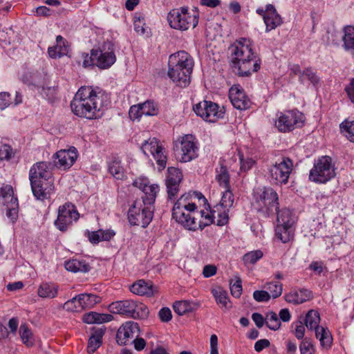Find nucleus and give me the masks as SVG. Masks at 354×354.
<instances>
[{"label": "nucleus", "mask_w": 354, "mask_h": 354, "mask_svg": "<svg viewBox=\"0 0 354 354\" xmlns=\"http://www.w3.org/2000/svg\"><path fill=\"white\" fill-rule=\"evenodd\" d=\"M104 106V95L91 86L80 87L71 103L75 115L88 120L99 117Z\"/></svg>", "instance_id": "nucleus-1"}, {"label": "nucleus", "mask_w": 354, "mask_h": 354, "mask_svg": "<svg viewBox=\"0 0 354 354\" xmlns=\"http://www.w3.org/2000/svg\"><path fill=\"white\" fill-rule=\"evenodd\" d=\"M232 62L239 76H249L261 66V60L255 55L253 43L248 38L236 40L230 47Z\"/></svg>", "instance_id": "nucleus-2"}, {"label": "nucleus", "mask_w": 354, "mask_h": 354, "mask_svg": "<svg viewBox=\"0 0 354 354\" xmlns=\"http://www.w3.org/2000/svg\"><path fill=\"white\" fill-rule=\"evenodd\" d=\"M168 65V77L177 86H187L194 66L193 57L186 51L180 50L169 56Z\"/></svg>", "instance_id": "nucleus-3"}, {"label": "nucleus", "mask_w": 354, "mask_h": 354, "mask_svg": "<svg viewBox=\"0 0 354 354\" xmlns=\"http://www.w3.org/2000/svg\"><path fill=\"white\" fill-rule=\"evenodd\" d=\"M205 200L201 193L194 192L183 194L175 203L172 209V217L176 222L189 230H196L198 225V212L193 202L192 196Z\"/></svg>", "instance_id": "nucleus-4"}, {"label": "nucleus", "mask_w": 354, "mask_h": 354, "mask_svg": "<svg viewBox=\"0 0 354 354\" xmlns=\"http://www.w3.org/2000/svg\"><path fill=\"white\" fill-rule=\"evenodd\" d=\"M199 15V11L196 8L189 9L187 7H180L171 10L167 19L171 28L185 31L197 26Z\"/></svg>", "instance_id": "nucleus-5"}, {"label": "nucleus", "mask_w": 354, "mask_h": 354, "mask_svg": "<svg viewBox=\"0 0 354 354\" xmlns=\"http://www.w3.org/2000/svg\"><path fill=\"white\" fill-rule=\"evenodd\" d=\"M252 205L257 212L270 216L279 209V196L270 187H259L254 190Z\"/></svg>", "instance_id": "nucleus-6"}, {"label": "nucleus", "mask_w": 354, "mask_h": 354, "mask_svg": "<svg viewBox=\"0 0 354 354\" xmlns=\"http://www.w3.org/2000/svg\"><path fill=\"white\" fill-rule=\"evenodd\" d=\"M305 121L304 114L297 109L286 110L277 113L274 127L279 132L289 133L302 127Z\"/></svg>", "instance_id": "nucleus-7"}, {"label": "nucleus", "mask_w": 354, "mask_h": 354, "mask_svg": "<svg viewBox=\"0 0 354 354\" xmlns=\"http://www.w3.org/2000/svg\"><path fill=\"white\" fill-rule=\"evenodd\" d=\"M335 163L330 156H322L315 160L310 170L309 179L312 182L324 184L335 178L336 175Z\"/></svg>", "instance_id": "nucleus-8"}, {"label": "nucleus", "mask_w": 354, "mask_h": 354, "mask_svg": "<svg viewBox=\"0 0 354 354\" xmlns=\"http://www.w3.org/2000/svg\"><path fill=\"white\" fill-rule=\"evenodd\" d=\"M127 216L131 225L146 227L152 221L153 209L141 201H136L129 207Z\"/></svg>", "instance_id": "nucleus-9"}, {"label": "nucleus", "mask_w": 354, "mask_h": 354, "mask_svg": "<svg viewBox=\"0 0 354 354\" xmlns=\"http://www.w3.org/2000/svg\"><path fill=\"white\" fill-rule=\"evenodd\" d=\"M140 149L147 157L151 156L156 160L159 171H162L167 162V151L162 142L156 138H149L145 140Z\"/></svg>", "instance_id": "nucleus-10"}, {"label": "nucleus", "mask_w": 354, "mask_h": 354, "mask_svg": "<svg viewBox=\"0 0 354 354\" xmlns=\"http://www.w3.org/2000/svg\"><path fill=\"white\" fill-rule=\"evenodd\" d=\"M198 143L192 134H187L178 139L176 144L177 158L180 162H190L198 156Z\"/></svg>", "instance_id": "nucleus-11"}, {"label": "nucleus", "mask_w": 354, "mask_h": 354, "mask_svg": "<svg viewBox=\"0 0 354 354\" xmlns=\"http://www.w3.org/2000/svg\"><path fill=\"white\" fill-rule=\"evenodd\" d=\"M195 113L208 122H216L224 118L225 109L212 101L203 100L193 106Z\"/></svg>", "instance_id": "nucleus-12"}, {"label": "nucleus", "mask_w": 354, "mask_h": 354, "mask_svg": "<svg viewBox=\"0 0 354 354\" xmlns=\"http://www.w3.org/2000/svg\"><path fill=\"white\" fill-rule=\"evenodd\" d=\"M293 169V162L288 157L278 159L269 169L272 180L276 185H286Z\"/></svg>", "instance_id": "nucleus-13"}, {"label": "nucleus", "mask_w": 354, "mask_h": 354, "mask_svg": "<svg viewBox=\"0 0 354 354\" xmlns=\"http://www.w3.org/2000/svg\"><path fill=\"white\" fill-rule=\"evenodd\" d=\"M80 218L76 207L71 203L60 205L57 210V217L54 222L55 226L60 231L65 232Z\"/></svg>", "instance_id": "nucleus-14"}, {"label": "nucleus", "mask_w": 354, "mask_h": 354, "mask_svg": "<svg viewBox=\"0 0 354 354\" xmlns=\"http://www.w3.org/2000/svg\"><path fill=\"white\" fill-rule=\"evenodd\" d=\"M95 66L101 69L110 68L116 61L114 46L111 42H105L102 47L93 49Z\"/></svg>", "instance_id": "nucleus-15"}, {"label": "nucleus", "mask_w": 354, "mask_h": 354, "mask_svg": "<svg viewBox=\"0 0 354 354\" xmlns=\"http://www.w3.org/2000/svg\"><path fill=\"white\" fill-rule=\"evenodd\" d=\"M133 185L143 192L144 195L142 197V200L141 202L153 207V204L160 190L158 185L156 183L151 184L147 177L140 176L134 180Z\"/></svg>", "instance_id": "nucleus-16"}, {"label": "nucleus", "mask_w": 354, "mask_h": 354, "mask_svg": "<svg viewBox=\"0 0 354 354\" xmlns=\"http://www.w3.org/2000/svg\"><path fill=\"white\" fill-rule=\"evenodd\" d=\"M52 169V164L48 162H39L34 164L29 171L30 182L54 181Z\"/></svg>", "instance_id": "nucleus-17"}, {"label": "nucleus", "mask_w": 354, "mask_h": 354, "mask_svg": "<svg viewBox=\"0 0 354 354\" xmlns=\"http://www.w3.org/2000/svg\"><path fill=\"white\" fill-rule=\"evenodd\" d=\"M158 104L153 101L147 100L143 103L131 106L129 115L132 120H140L143 115L154 116L158 113Z\"/></svg>", "instance_id": "nucleus-18"}, {"label": "nucleus", "mask_w": 354, "mask_h": 354, "mask_svg": "<svg viewBox=\"0 0 354 354\" xmlns=\"http://www.w3.org/2000/svg\"><path fill=\"white\" fill-rule=\"evenodd\" d=\"M140 335V327L138 323L129 321L124 323L118 329L116 340L120 345H126Z\"/></svg>", "instance_id": "nucleus-19"}, {"label": "nucleus", "mask_w": 354, "mask_h": 354, "mask_svg": "<svg viewBox=\"0 0 354 354\" xmlns=\"http://www.w3.org/2000/svg\"><path fill=\"white\" fill-rule=\"evenodd\" d=\"M77 157L78 151L74 147H71L68 149H61L54 155L57 160L55 165L64 170L68 169L73 165Z\"/></svg>", "instance_id": "nucleus-20"}, {"label": "nucleus", "mask_w": 354, "mask_h": 354, "mask_svg": "<svg viewBox=\"0 0 354 354\" xmlns=\"http://www.w3.org/2000/svg\"><path fill=\"white\" fill-rule=\"evenodd\" d=\"M182 178L183 174L179 169L174 167H168L167 176L166 178V186L169 198L176 196L177 194L179 183L182 180Z\"/></svg>", "instance_id": "nucleus-21"}, {"label": "nucleus", "mask_w": 354, "mask_h": 354, "mask_svg": "<svg viewBox=\"0 0 354 354\" xmlns=\"http://www.w3.org/2000/svg\"><path fill=\"white\" fill-rule=\"evenodd\" d=\"M229 98L234 108L245 110L250 107V101L239 85H234L230 88Z\"/></svg>", "instance_id": "nucleus-22"}, {"label": "nucleus", "mask_w": 354, "mask_h": 354, "mask_svg": "<svg viewBox=\"0 0 354 354\" xmlns=\"http://www.w3.org/2000/svg\"><path fill=\"white\" fill-rule=\"evenodd\" d=\"M31 189L35 198L39 201H44L50 196L54 192V181L46 182L35 180L30 183Z\"/></svg>", "instance_id": "nucleus-23"}, {"label": "nucleus", "mask_w": 354, "mask_h": 354, "mask_svg": "<svg viewBox=\"0 0 354 354\" xmlns=\"http://www.w3.org/2000/svg\"><path fill=\"white\" fill-rule=\"evenodd\" d=\"M59 286L52 281L41 282L37 287V295L43 299H53L58 296Z\"/></svg>", "instance_id": "nucleus-24"}, {"label": "nucleus", "mask_w": 354, "mask_h": 354, "mask_svg": "<svg viewBox=\"0 0 354 354\" xmlns=\"http://www.w3.org/2000/svg\"><path fill=\"white\" fill-rule=\"evenodd\" d=\"M263 21L266 24V32L275 29L283 23L281 17L272 4L267 5V14L264 16Z\"/></svg>", "instance_id": "nucleus-25"}, {"label": "nucleus", "mask_w": 354, "mask_h": 354, "mask_svg": "<svg viewBox=\"0 0 354 354\" xmlns=\"http://www.w3.org/2000/svg\"><path fill=\"white\" fill-rule=\"evenodd\" d=\"M310 297V292L306 289H293L285 295L286 301L293 304H302Z\"/></svg>", "instance_id": "nucleus-26"}, {"label": "nucleus", "mask_w": 354, "mask_h": 354, "mask_svg": "<svg viewBox=\"0 0 354 354\" xmlns=\"http://www.w3.org/2000/svg\"><path fill=\"white\" fill-rule=\"evenodd\" d=\"M65 268L71 272H88L91 266L84 259L73 258L66 261L64 263Z\"/></svg>", "instance_id": "nucleus-27"}, {"label": "nucleus", "mask_w": 354, "mask_h": 354, "mask_svg": "<svg viewBox=\"0 0 354 354\" xmlns=\"http://www.w3.org/2000/svg\"><path fill=\"white\" fill-rule=\"evenodd\" d=\"M68 52V46L66 44V40L61 35L57 36L56 44L53 46H50L48 48V55L53 59L66 55Z\"/></svg>", "instance_id": "nucleus-28"}, {"label": "nucleus", "mask_w": 354, "mask_h": 354, "mask_svg": "<svg viewBox=\"0 0 354 354\" xmlns=\"http://www.w3.org/2000/svg\"><path fill=\"white\" fill-rule=\"evenodd\" d=\"M133 307H134L133 300H123L113 302L110 305L111 310L113 313L124 315L132 317Z\"/></svg>", "instance_id": "nucleus-29"}, {"label": "nucleus", "mask_w": 354, "mask_h": 354, "mask_svg": "<svg viewBox=\"0 0 354 354\" xmlns=\"http://www.w3.org/2000/svg\"><path fill=\"white\" fill-rule=\"evenodd\" d=\"M113 318V317L111 314L91 311L82 316V321L87 324H101L111 322Z\"/></svg>", "instance_id": "nucleus-30"}, {"label": "nucleus", "mask_w": 354, "mask_h": 354, "mask_svg": "<svg viewBox=\"0 0 354 354\" xmlns=\"http://www.w3.org/2000/svg\"><path fill=\"white\" fill-rule=\"evenodd\" d=\"M132 293L141 296H152L153 295V286L151 281L140 279L133 283L130 287Z\"/></svg>", "instance_id": "nucleus-31"}, {"label": "nucleus", "mask_w": 354, "mask_h": 354, "mask_svg": "<svg viewBox=\"0 0 354 354\" xmlns=\"http://www.w3.org/2000/svg\"><path fill=\"white\" fill-rule=\"evenodd\" d=\"M86 234L89 241L93 244H97L101 241H109L115 234V232L111 230H99L93 232L87 231Z\"/></svg>", "instance_id": "nucleus-32"}, {"label": "nucleus", "mask_w": 354, "mask_h": 354, "mask_svg": "<svg viewBox=\"0 0 354 354\" xmlns=\"http://www.w3.org/2000/svg\"><path fill=\"white\" fill-rule=\"evenodd\" d=\"M200 304L193 301L182 300L175 301L173 304V309L178 315H183L187 313L196 310Z\"/></svg>", "instance_id": "nucleus-33"}, {"label": "nucleus", "mask_w": 354, "mask_h": 354, "mask_svg": "<svg viewBox=\"0 0 354 354\" xmlns=\"http://www.w3.org/2000/svg\"><path fill=\"white\" fill-rule=\"evenodd\" d=\"M275 236L283 243H287L294 239V225H277L275 229Z\"/></svg>", "instance_id": "nucleus-34"}, {"label": "nucleus", "mask_w": 354, "mask_h": 354, "mask_svg": "<svg viewBox=\"0 0 354 354\" xmlns=\"http://www.w3.org/2000/svg\"><path fill=\"white\" fill-rule=\"evenodd\" d=\"M315 337L319 339L321 346L324 349H328L333 344V337L326 327L321 326L315 330Z\"/></svg>", "instance_id": "nucleus-35"}, {"label": "nucleus", "mask_w": 354, "mask_h": 354, "mask_svg": "<svg viewBox=\"0 0 354 354\" xmlns=\"http://www.w3.org/2000/svg\"><path fill=\"white\" fill-rule=\"evenodd\" d=\"M0 202L5 206L18 203L11 185H5L0 188Z\"/></svg>", "instance_id": "nucleus-36"}, {"label": "nucleus", "mask_w": 354, "mask_h": 354, "mask_svg": "<svg viewBox=\"0 0 354 354\" xmlns=\"http://www.w3.org/2000/svg\"><path fill=\"white\" fill-rule=\"evenodd\" d=\"M213 214L215 218V223L217 225L223 226L225 225L229 219L230 208H225L221 204L218 203L213 207Z\"/></svg>", "instance_id": "nucleus-37"}, {"label": "nucleus", "mask_w": 354, "mask_h": 354, "mask_svg": "<svg viewBox=\"0 0 354 354\" xmlns=\"http://www.w3.org/2000/svg\"><path fill=\"white\" fill-rule=\"evenodd\" d=\"M104 334V330L102 328L93 331L88 342L87 352L88 354L94 353L101 346Z\"/></svg>", "instance_id": "nucleus-38"}, {"label": "nucleus", "mask_w": 354, "mask_h": 354, "mask_svg": "<svg viewBox=\"0 0 354 354\" xmlns=\"http://www.w3.org/2000/svg\"><path fill=\"white\" fill-rule=\"evenodd\" d=\"M108 170L117 180H123L126 177L125 170L121 161L118 158H114L109 162Z\"/></svg>", "instance_id": "nucleus-39"}, {"label": "nucleus", "mask_w": 354, "mask_h": 354, "mask_svg": "<svg viewBox=\"0 0 354 354\" xmlns=\"http://www.w3.org/2000/svg\"><path fill=\"white\" fill-rule=\"evenodd\" d=\"M213 213V209H204L200 212H198V226L197 229H203L205 227L209 225L214 223H215V218Z\"/></svg>", "instance_id": "nucleus-40"}, {"label": "nucleus", "mask_w": 354, "mask_h": 354, "mask_svg": "<svg viewBox=\"0 0 354 354\" xmlns=\"http://www.w3.org/2000/svg\"><path fill=\"white\" fill-rule=\"evenodd\" d=\"M215 179L221 188L223 189L231 188L230 174L225 166L221 165L219 168L216 169Z\"/></svg>", "instance_id": "nucleus-41"}, {"label": "nucleus", "mask_w": 354, "mask_h": 354, "mask_svg": "<svg viewBox=\"0 0 354 354\" xmlns=\"http://www.w3.org/2000/svg\"><path fill=\"white\" fill-rule=\"evenodd\" d=\"M78 295L80 300L82 310L92 308L97 304H99L101 301L100 297L94 294L82 293Z\"/></svg>", "instance_id": "nucleus-42"}, {"label": "nucleus", "mask_w": 354, "mask_h": 354, "mask_svg": "<svg viewBox=\"0 0 354 354\" xmlns=\"http://www.w3.org/2000/svg\"><path fill=\"white\" fill-rule=\"evenodd\" d=\"M321 321L319 313L315 310H310L308 312L305 318V325L308 330H315L319 326Z\"/></svg>", "instance_id": "nucleus-43"}, {"label": "nucleus", "mask_w": 354, "mask_h": 354, "mask_svg": "<svg viewBox=\"0 0 354 354\" xmlns=\"http://www.w3.org/2000/svg\"><path fill=\"white\" fill-rule=\"evenodd\" d=\"M19 334L21 342L27 347H32L35 344V338L31 329L26 324H21L19 330Z\"/></svg>", "instance_id": "nucleus-44"}, {"label": "nucleus", "mask_w": 354, "mask_h": 354, "mask_svg": "<svg viewBox=\"0 0 354 354\" xmlns=\"http://www.w3.org/2000/svg\"><path fill=\"white\" fill-rule=\"evenodd\" d=\"M343 46L346 50L354 54V27L347 26L344 29Z\"/></svg>", "instance_id": "nucleus-45"}, {"label": "nucleus", "mask_w": 354, "mask_h": 354, "mask_svg": "<svg viewBox=\"0 0 354 354\" xmlns=\"http://www.w3.org/2000/svg\"><path fill=\"white\" fill-rule=\"evenodd\" d=\"M212 294L214 296L217 304L221 308H227L230 301L227 292L221 287H217L212 290Z\"/></svg>", "instance_id": "nucleus-46"}, {"label": "nucleus", "mask_w": 354, "mask_h": 354, "mask_svg": "<svg viewBox=\"0 0 354 354\" xmlns=\"http://www.w3.org/2000/svg\"><path fill=\"white\" fill-rule=\"evenodd\" d=\"M274 212L277 213V225H294L295 219L290 209L285 208L279 211L278 209Z\"/></svg>", "instance_id": "nucleus-47"}, {"label": "nucleus", "mask_w": 354, "mask_h": 354, "mask_svg": "<svg viewBox=\"0 0 354 354\" xmlns=\"http://www.w3.org/2000/svg\"><path fill=\"white\" fill-rule=\"evenodd\" d=\"M319 79L316 75L315 70L310 67H308L302 71V74L299 78V82L303 84L309 82L315 85L319 82Z\"/></svg>", "instance_id": "nucleus-48"}, {"label": "nucleus", "mask_w": 354, "mask_h": 354, "mask_svg": "<svg viewBox=\"0 0 354 354\" xmlns=\"http://www.w3.org/2000/svg\"><path fill=\"white\" fill-rule=\"evenodd\" d=\"M149 315V309L147 306L141 302L134 301L133 307L132 318L144 319Z\"/></svg>", "instance_id": "nucleus-49"}, {"label": "nucleus", "mask_w": 354, "mask_h": 354, "mask_svg": "<svg viewBox=\"0 0 354 354\" xmlns=\"http://www.w3.org/2000/svg\"><path fill=\"white\" fill-rule=\"evenodd\" d=\"M339 127L343 135L348 140L354 142V120H344L340 124Z\"/></svg>", "instance_id": "nucleus-50"}, {"label": "nucleus", "mask_w": 354, "mask_h": 354, "mask_svg": "<svg viewBox=\"0 0 354 354\" xmlns=\"http://www.w3.org/2000/svg\"><path fill=\"white\" fill-rule=\"evenodd\" d=\"M263 256V253L261 250H253L247 252L243 257V261L245 265H254Z\"/></svg>", "instance_id": "nucleus-51"}, {"label": "nucleus", "mask_w": 354, "mask_h": 354, "mask_svg": "<svg viewBox=\"0 0 354 354\" xmlns=\"http://www.w3.org/2000/svg\"><path fill=\"white\" fill-rule=\"evenodd\" d=\"M266 326L272 330H277L281 327V322L277 313L270 311L267 313L265 317Z\"/></svg>", "instance_id": "nucleus-52"}, {"label": "nucleus", "mask_w": 354, "mask_h": 354, "mask_svg": "<svg viewBox=\"0 0 354 354\" xmlns=\"http://www.w3.org/2000/svg\"><path fill=\"white\" fill-rule=\"evenodd\" d=\"M63 308L68 312L73 313H80L82 312V307L80 304V300L79 298V295H76L72 299L66 301L64 305Z\"/></svg>", "instance_id": "nucleus-53"}, {"label": "nucleus", "mask_w": 354, "mask_h": 354, "mask_svg": "<svg viewBox=\"0 0 354 354\" xmlns=\"http://www.w3.org/2000/svg\"><path fill=\"white\" fill-rule=\"evenodd\" d=\"M221 199L219 204L225 208H232L234 203V196L231 188L224 189V191L221 192Z\"/></svg>", "instance_id": "nucleus-54"}, {"label": "nucleus", "mask_w": 354, "mask_h": 354, "mask_svg": "<svg viewBox=\"0 0 354 354\" xmlns=\"http://www.w3.org/2000/svg\"><path fill=\"white\" fill-rule=\"evenodd\" d=\"M133 26L135 31L140 34L143 35L145 32V16L141 12H136L133 17Z\"/></svg>", "instance_id": "nucleus-55"}, {"label": "nucleus", "mask_w": 354, "mask_h": 354, "mask_svg": "<svg viewBox=\"0 0 354 354\" xmlns=\"http://www.w3.org/2000/svg\"><path fill=\"white\" fill-rule=\"evenodd\" d=\"M264 288L268 289L272 298H277L281 295L283 292V284L280 282H268Z\"/></svg>", "instance_id": "nucleus-56"}, {"label": "nucleus", "mask_w": 354, "mask_h": 354, "mask_svg": "<svg viewBox=\"0 0 354 354\" xmlns=\"http://www.w3.org/2000/svg\"><path fill=\"white\" fill-rule=\"evenodd\" d=\"M299 347L301 354H315L316 353L315 346L310 338L301 340Z\"/></svg>", "instance_id": "nucleus-57"}, {"label": "nucleus", "mask_w": 354, "mask_h": 354, "mask_svg": "<svg viewBox=\"0 0 354 354\" xmlns=\"http://www.w3.org/2000/svg\"><path fill=\"white\" fill-rule=\"evenodd\" d=\"M240 160V169L243 171L250 170L256 163V160L252 158L244 157L241 153L239 154Z\"/></svg>", "instance_id": "nucleus-58"}, {"label": "nucleus", "mask_w": 354, "mask_h": 354, "mask_svg": "<svg viewBox=\"0 0 354 354\" xmlns=\"http://www.w3.org/2000/svg\"><path fill=\"white\" fill-rule=\"evenodd\" d=\"M231 294L234 297H239L242 292V285L240 279H237L233 283L230 284Z\"/></svg>", "instance_id": "nucleus-59"}, {"label": "nucleus", "mask_w": 354, "mask_h": 354, "mask_svg": "<svg viewBox=\"0 0 354 354\" xmlns=\"http://www.w3.org/2000/svg\"><path fill=\"white\" fill-rule=\"evenodd\" d=\"M253 297L258 302H264L268 301L272 297L266 290H256L253 292Z\"/></svg>", "instance_id": "nucleus-60"}, {"label": "nucleus", "mask_w": 354, "mask_h": 354, "mask_svg": "<svg viewBox=\"0 0 354 354\" xmlns=\"http://www.w3.org/2000/svg\"><path fill=\"white\" fill-rule=\"evenodd\" d=\"M7 212L6 215L8 218H10L12 221H15L18 216V203L14 204H10V205H6Z\"/></svg>", "instance_id": "nucleus-61"}, {"label": "nucleus", "mask_w": 354, "mask_h": 354, "mask_svg": "<svg viewBox=\"0 0 354 354\" xmlns=\"http://www.w3.org/2000/svg\"><path fill=\"white\" fill-rule=\"evenodd\" d=\"M11 104L10 94L8 92H0V109L3 110Z\"/></svg>", "instance_id": "nucleus-62"}, {"label": "nucleus", "mask_w": 354, "mask_h": 354, "mask_svg": "<svg viewBox=\"0 0 354 354\" xmlns=\"http://www.w3.org/2000/svg\"><path fill=\"white\" fill-rule=\"evenodd\" d=\"M209 353L219 354L218 337L215 334H212L209 338Z\"/></svg>", "instance_id": "nucleus-63"}, {"label": "nucleus", "mask_w": 354, "mask_h": 354, "mask_svg": "<svg viewBox=\"0 0 354 354\" xmlns=\"http://www.w3.org/2000/svg\"><path fill=\"white\" fill-rule=\"evenodd\" d=\"M344 91L350 101L354 104V78H352L349 83L345 86Z\"/></svg>", "instance_id": "nucleus-64"}]
</instances>
